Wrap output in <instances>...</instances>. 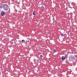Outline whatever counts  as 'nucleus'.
I'll use <instances>...</instances> for the list:
<instances>
[{
    "instance_id": "obj_1",
    "label": "nucleus",
    "mask_w": 77,
    "mask_h": 77,
    "mask_svg": "<svg viewBox=\"0 0 77 77\" xmlns=\"http://www.w3.org/2000/svg\"><path fill=\"white\" fill-rule=\"evenodd\" d=\"M3 8L4 10L5 11H8L9 9V7L8 5L5 4L3 6Z\"/></svg>"
},
{
    "instance_id": "obj_2",
    "label": "nucleus",
    "mask_w": 77,
    "mask_h": 77,
    "mask_svg": "<svg viewBox=\"0 0 77 77\" xmlns=\"http://www.w3.org/2000/svg\"><path fill=\"white\" fill-rule=\"evenodd\" d=\"M73 57L72 56H71L69 58V61H71L72 62L73 61Z\"/></svg>"
},
{
    "instance_id": "obj_3",
    "label": "nucleus",
    "mask_w": 77,
    "mask_h": 77,
    "mask_svg": "<svg viewBox=\"0 0 77 77\" xmlns=\"http://www.w3.org/2000/svg\"><path fill=\"white\" fill-rule=\"evenodd\" d=\"M66 59V58H65V57L63 56L62 57H61V59L62 60H65V59Z\"/></svg>"
},
{
    "instance_id": "obj_4",
    "label": "nucleus",
    "mask_w": 77,
    "mask_h": 77,
    "mask_svg": "<svg viewBox=\"0 0 77 77\" xmlns=\"http://www.w3.org/2000/svg\"><path fill=\"white\" fill-rule=\"evenodd\" d=\"M5 14V12L2 11V12L1 13V15L2 16H3Z\"/></svg>"
},
{
    "instance_id": "obj_5",
    "label": "nucleus",
    "mask_w": 77,
    "mask_h": 77,
    "mask_svg": "<svg viewBox=\"0 0 77 77\" xmlns=\"http://www.w3.org/2000/svg\"><path fill=\"white\" fill-rule=\"evenodd\" d=\"M22 43H25V40H22Z\"/></svg>"
},
{
    "instance_id": "obj_6",
    "label": "nucleus",
    "mask_w": 77,
    "mask_h": 77,
    "mask_svg": "<svg viewBox=\"0 0 77 77\" xmlns=\"http://www.w3.org/2000/svg\"><path fill=\"white\" fill-rule=\"evenodd\" d=\"M3 7V5H1V4H0V9H2V7Z\"/></svg>"
},
{
    "instance_id": "obj_7",
    "label": "nucleus",
    "mask_w": 77,
    "mask_h": 77,
    "mask_svg": "<svg viewBox=\"0 0 77 77\" xmlns=\"http://www.w3.org/2000/svg\"><path fill=\"white\" fill-rule=\"evenodd\" d=\"M61 36H63V34H61Z\"/></svg>"
},
{
    "instance_id": "obj_8",
    "label": "nucleus",
    "mask_w": 77,
    "mask_h": 77,
    "mask_svg": "<svg viewBox=\"0 0 77 77\" xmlns=\"http://www.w3.org/2000/svg\"><path fill=\"white\" fill-rule=\"evenodd\" d=\"M40 57H42L43 56H42V55H41L40 56Z\"/></svg>"
},
{
    "instance_id": "obj_9",
    "label": "nucleus",
    "mask_w": 77,
    "mask_h": 77,
    "mask_svg": "<svg viewBox=\"0 0 77 77\" xmlns=\"http://www.w3.org/2000/svg\"><path fill=\"white\" fill-rule=\"evenodd\" d=\"M33 15H35V12H33Z\"/></svg>"
},
{
    "instance_id": "obj_10",
    "label": "nucleus",
    "mask_w": 77,
    "mask_h": 77,
    "mask_svg": "<svg viewBox=\"0 0 77 77\" xmlns=\"http://www.w3.org/2000/svg\"><path fill=\"white\" fill-rule=\"evenodd\" d=\"M28 42L29 43V42H30V41H29V40H28Z\"/></svg>"
},
{
    "instance_id": "obj_11",
    "label": "nucleus",
    "mask_w": 77,
    "mask_h": 77,
    "mask_svg": "<svg viewBox=\"0 0 77 77\" xmlns=\"http://www.w3.org/2000/svg\"><path fill=\"white\" fill-rule=\"evenodd\" d=\"M53 51H56V50L54 49V50H53Z\"/></svg>"
},
{
    "instance_id": "obj_12",
    "label": "nucleus",
    "mask_w": 77,
    "mask_h": 77,
    "mask_svg": "<svg viewBox=\"0 0 77 77\" xmlns=\"http://www.w3.org/2000/svg\"><path fill=\"white\" fill-rule=\"evenodd\" d=\"M56 52V51H55L54 52V53H55Z\"/></svg>"
},
{
    "instance_id": "obj_13",
    "label": "nucleus",
    "mask_w": 77,
    "mask_h": 77,
    "mask_svg": "<svg viewBox=\"0 0 77 77\" xmlns=\"http://www.w3.org/2000/svg\"><path fill=\"white\" fill-rule=\"evenodd\" d=\"M54 18H53V19H54Z\"/></svg>"
}]
</instances>
